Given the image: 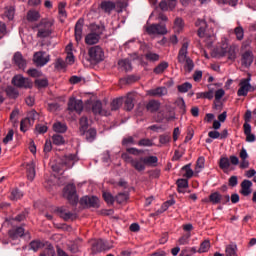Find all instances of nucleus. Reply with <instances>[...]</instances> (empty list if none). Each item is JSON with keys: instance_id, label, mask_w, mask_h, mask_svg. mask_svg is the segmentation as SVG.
<instances>
[{"instance_id": "1", "label": "nucleus", "mask_w": 256, "mask_h": 256, "mask_svg": "<svg viewBox=\"0 0 256 256\" xmlns=\"http://www.w3.org/2000/svg\"><path fill=\"white\" fill-rule=\"evenodd\" d=\"M33 29L37 31L36 37L38 39H47L53 33V20L44 18Z\"/></svg>"}, {"instance_id": "2", "label": "nucleus", "mask_w": 256, "mask_h": 256, "mask_svg": "<svg viewBox=\"0 0 256 256\" xmlns=\"http://www.w3.org/2000/svg\"><path fill=\"white\" fill-rule=\"evenodd\" d=\"M189 49V42L187 40H184V43L182 44V47L180 48L178 52V63H185L184 69L187 71V73H191L193 69H195V63L191 58L187 56Z\"/></svg>"}, {"instance_id": "3", "label": "nucleus", "mask_w": 256, "mask_h": 256, "mask_svg": "<svg viewBox=\"0 0 256 256\" xmlns=\"http://www.w3.org/2000/svg\"><path fill=\"white\" fill-rule=\"evenodd\" d=\"M63 197L69 201L70 205H77L79 203V196L77 195L75 184H68L64 187Z\"/></svg>"}, {"instance_id": "4", "label": "nucleus", "mask_w": 256, "mask_h": 256, "mask_svg": "<svg viewBox=\"0 0 256 256\" xmlns=\"http://www.w3.org/2000/svg\"><path fill=\"white\" fill-rule=\"evenodd\" d=\"M204 203H211L212 205H227L231 201L229 195H221L219 192H212L208 198L203 200Z\"/></svg>"}, {"instance_id": "5", "label": "nucleus", "mask_w": 256, "mask_h": 256, "mask_svg": "<svg viewBox=\"0 0 256 256\" xmlns=\"http://www.w3.org/2000/svg\"><path fill=\"white\" fill-rule=\"evenodd\" d=\"M196 27H199L198 29V37L201 39H208L213 41L215 37V33H213V30L207 32V22L204 19H198L195 23Z\"/></svg>"}, {"instance_id": "6", "label": "nucleus", "mask_w": 256, "mask_h": 256, "mask_svg": "<svg viewBox=\"0 0 256 256\" xmlns=\"http://www.w3.org/2000/svg\"><path fill=\"white\" fill-rule=\"evenodd\" d=\"M103 31H105V26H96L95 32H92L85 37L86 45H95L99 43Z\"/></svg>"}, {"instance_id": "7", "label": "nucleus", "mask_w": 256, "mask_h": 256, "mask_svg": "<svg viewBox=\"0 0 256 256\" xmlns=\"http://www.w3.org/2000/svg\"><path fill=\"white\" fill-rule=\"evenodd\" d=\"M239 87L238 97H247L249 91H255V88L251 85V77L240 80Z\"/></svg>"}, {"instance_id": "8", "label": "nucleus", "mask_w": 256, "mask_h": 256, "mask_svg": "<svg viewBox=\"0 0 256 256\" xmlns=\"http://www.w3.org/2000/svg\"><path fill=\"white\" fill-rule=\"evenodd\" d=\"M12 83L15 87H19L20 89H31L33 87V82L29 78L23 77V75L18 74L12 78Z\"/></svg>"}, {"instance_id": "9", "label": "nucleus", "mask_w": 256, "mask_h": 256, "mask_svg": "<svg viewBox=\"0 0 256 256\" xmlns=\"http://www.w3.org/2000/svg\"><path fill=\"white\" fill-rule=\"evenodd\" d=\"M88 55L92 61L95 63H99L100 61H103V58L105 57V53L103 52V49L99 46H93L89 49Z\"/></svg>"}, {"instance_id": "10", "label": "nucleus", "mask_w": 256, "mask_h": 256, "mask_svg": "<svg viewBox=\"0 0 256 256\" xmlns=\"http://www.w3.org/2000/svg\"><path fill=\"white\" fill-rule=\"evenodd\" d=\"M148 35H167V26L164 24H152L146 28Z\"/></svg>"}, {"instance_id": "11", "label": "nucleus", "mask_w": 256, "mask_h": 256, "mask_svg": "<svg viewBox=\"0 0 256 256\" xmlns=\"http://www.w3.org/2000/svg\"><path fill=\"white\" fill-rule=\"evenodd\" d=\"M50 56H45V52L39 51L34 54L33 61L38 67H44L50 61Z\"/></svg>"}, {"instance_id": "12", "label": "nucleus", "mask_w": 256, "mask_h": 256, "mask_svg": "<svg viewBox=\"0 0 256 256\" xmlns=\"http://www.w3.org/2000/svg\"><path fill=\"white\" fill-rule=\"evenodd\" d=\"M80 205H85V207L99 208V198L95 196H84L80 199Z\"/></svg>"}, {"instance_id": "13", "label": "nucleus", "mask_w": 256, "mask_h": 256, "mask_svg": "<svg viewBox=\"0 0 256 256\" xmlns=\"http://www.w3.org/2000/svg\"><path fill=\"white\" fill-rule=\"evenodd\" d=\"M68 110L76 111V113H81V111H83V101L77 100L75 98H70L68 101Z\"/></svg>"}, {"instance_id": "14", "label": "nucleus", "mask_w": 256, "mask_h": 256, "mask_svg": "<svg viewBox=\"0 0 256 256\" xmlns=\"http://www.w3.org/2000/svg\"><path fill=\"white\" fill-rule=\"evenodd\" d=\"M12 61L18 69H25L27 67V60H25L21 52L14 53Z\"/></svg>"}, {"instance_id": "15", "label": "nucleus", "mask_w": 256, "mask_h": 256, "mask_svg": "<svg viewBox=\"0 0 256 256\" xmlns=\"http://www.w3.org/2000/svg\"><path fill=\"white\" fill-rule=\"evenodd\" d=\"M253 59L255 56L253 55V51L247 50L242 54L241 63L243 67H251L253 64Z\"/></svg>"}, {"instance_id": "16", "label": "nucleus", "mask_w": 256, "mask_h": 256, "mask_svg": "<svg viewBox=\"0 0 256 256\" xmlns=\"http://www.w3.org/2000/svg\"><path fill=\"white\" fill-rule=\"evenodd\" d=\"M109 249H111L109 246H107V244L105 243V241L103 240H95L92 243V252L93 253H101V251H109Z\"/></svg>"}, {"instance_id": "17", "label": "nucleus", "mask_w": 256, "mask_h": 256, "mask_svg": "<svg viewBox=\"0 0 256 256\" xmlns=\"http://www.w3.org/2000/svg\"><path fill=\"white\" fill-rule=\"evenodd\" d=\"M219 56L220 57H228V59L230 61H235V59H237V52H235L234 47L230 46L229 48H227V50L222 48L219 52Z\"/></svg>"}, {"instance_id": "18", "label": "nucleus", "mask_w": 256, "mask_h": 256, "mask_svg": "<svg viewBox=\"0 0 256 256\" xmlns=\"http://www.w3.org/2000/svg\"><path fill=\"white\" fill-rule=\"evenodd\" d=\"M85 23V20L80 18L76 24H75V39L77 43L83 39V25Z\"/></svg>"}, {"instance_id": "19", "label": "nucleus", "mask_w": 256, "mask_h": 256, "mask_svg": "<svg viewBox=\"0 0 256 256\" xmlns=\"http://www.w3.org/2000/svg\"><path fill=\"white\" fill-rule=\"evenodd\" d=\"M130 165L131 167H133V169L138 171V173H141V171H144L146 168L145 158L144 157L136 158L134 159V161H132Z\"/></svg>"}, {"instance_id": "20", "label": "nucleus", "mask_w": 256, "mask_h": 256, "mask_svg": "<svg viewBox=\"0 0 256 256\" xmlns=\"http://www.w3.org/2000/svg\"><path fill=\"white\" fill-rule=\"evenodd\" d=\"M135 93H128L126 96V100L124 102V109L125 111H133L135 107Z\"/></svg>"}, {"instance_id": "21", "label": "nucleus", "mask_w": 256, "mask_h": 256, "mask_svg": "<svg viewBox=\"0 0 256 256\" xmlns=\"http://www.w3.org/2000/svg\"><path fill=\"white\" fill-rule=\"evenodd\" d=\"M81 243H83V240L80 238H77L74 241H69L67 244V248L70 253H79V249H81Z\"/></svg>"}, {"instance_id": "22", "label": "nucleus", "mask_w": 256, "mask_h": 256, "mask_svg": "<svg viewBox=\"0 0 256 256\" xmlns=\"http://www.w3.org/2000/svg\"><path fill=\"white\" fill-rule=\"evenodd\" d=\"M251 187H253V182H251L250 180H244L241 183V195H243L244 197H249V194L252 193Z\"/></svg>"}, {"instance_id": "23", "label": "nucleus", "mask_w": 256, "mask_h": 256, "mask_svg": "<svg viewBox=\"0 0 256 256\" xmlns=\"http://www.w3.org/2000/svg\"><path fill=\"white\" fill-rule=\"evenodd\" d=\"M116 4L113 1H102L100 4V9L103 10L104 13L111 15L112 11H115Z\"/></svg>"}, {"instance_id": "24", "label": "nucleus", "mask_w": 256, "mask_h": 256, "mask_svg": "<svg viewBox=\"0 0 256 256\" xmlns=\"http://www.w3.org/2000/svg\"><path fill=\"white\" fill-rule=\"evenodd\" d=\"M167 93V87H158L148 91V95H150L151 97H165Z\"/></svg>"}, {"instance_id": "25", "label": "nucleus", "mask_w": 256, "mask_h": 256, "mask_svg": "<svg viewBox=\"0 0 256 256\" xmlns=\"http://www.w3.org/2000/svg\"><path fill=\"white\" fill-rule=\"evenodd\" d=\"M63 165H66L68 169H71L75 163H77V155L68 154L62 159Z\"/></svg>"}, {"instance_id": "26", "label": "nucleus", "mask_w": 256, "mask_h": 256, "mask_svg": "<svg viewBox=\"0 0 256 256\" xmlns=\"http://www.w3.org/2000/svg\"><path fill=\"white\" fill-rule=\"evenodd\" d=\"M8 235L10 239H19V237H23L25 235V229L23 227H18L9 230Z\"/></svg>"}, {"instance_id": "27", "label": "nucleus", "mask_w": 256, "mask_h": 256, "mask_svg": "<svg viewBox=\"0 0 256 256\" xmlns=\"http://www.w3.org/2000/svg\"><path fill=\"white\" fill-rule=\"evenodd\" d=\"M92 111L95 115H109V112L103 110V104L101 103V101H96L92 105Z\"/></svg>"}, {"instance_id": "28", "label": "nucleus", "mask_w": 256, "mask_h": 256, "mask_svg": "<svg viewBox=\"0 0 256 256\" xmlns=\"http://www.w3.org/2000/svg\"><path fill=\"white\" fill-rule=\"evenodd\" d=\"M86 141L88 143H93L97 139V130L95 128H90L84 133Z\"/></svg>"}, {"instance_id": "29", "label": "nucleus", "mask_w": 256, "mask_h": 256, "mask_svg": "<svg viewBox=\"0 0 256 256\" xmlns=\"http://www.w3.org/2000/svg\"><path fill=\"white\" fill-rule=\"evenodd\" d=\"M26 173L29 181H33V179H35V162L30 161L26 165Z\"/></svg>"}, {"instance_id": "30", "label": "nucleus", "mask_w": 256, "mask_h": 256, "mask_svg": "<svg viewBox=\"0 0 256 256\" xmlns=\"http://www.w3.org/2000/svg\"><path fill=\"white\" fill-rule=\"evenodd\" d=\"M80 128H79V132L80 135H85V132L87 131V129H89V120L87 119V117L83 116L80 118Z\"/></svg>"}, {"instance_id": "31", "label": "nucleus", "mask_w": 256, "mask_h": 256, "mask_svg": "<svg viewBox=\"0 0 256 256\" xmlns=\"http://www.w3.org/2000/svg\"><path fill=\"white\" fill-rule=\"evenodd\" d=\"M161 107V103L155 100H151L146 105L147 111H150V113H156V111H159V108Z\"/></svg>"}, {"instance_id": "32", "label": "nucleus", "mask_w": 256, "mask_h": 256, "mask_svg": "<svg viewBox=\"0 0 256 256\" xmlns=\"http://www.w3.org/2000/svg\"><path fill=\"white\" fill-rule=\"evenodd\" d=\"M176 185L178 187V193H185L184 189L189 187V181L187 179H178Z\"/></svg>"}, {"instance_id": "33", "label": "nucleus", "mask_w": 256, "mask_h": 256, "mask_svg": "<svg viewBox=\"0 0 256 256\" xmlns=\"http://www.w3.org/2000/svg\"><path fill=\"white\" fill-rule=\"evenodd\" d=\"M53 131L55 133H66L67 132V124L56 122L53 124Z\"/></svg>"}, {"instance_id": "34", "label": "nucleus", "mask_w": 256, "mask_h": 256, "mask_svg": "<svg viewBox=\"0 0 256 256\" xmlns=\"http://www.w3.org/2000/svg\"><path fill=\"white\" fill-rule=\"evenodd\" d=\"M29 127H33V122H31L30 118H25L20 123V131L25 133L29 130Z\"/></svg>"}, {"instance_id": "35", "label": "nucleus", "mask_w": 256, "mask_h": 256, "mask_svg": "<svg viewBox=\"0 0 256 256\" xmlns=\"http://www.w3.org/2000/svg\"><path fill=\"white\" fill-rule=\"evenodd\" d=\"M118 66L123 71H131V61L129 59H122L118 62Z\"/></svg>"}, {"instance_id": "36", "label": "nucleus", "mask_w": 256, "mask_h": 256, "mask_svg": "<svg viewBox=\"0 0 256 256\" xmlns=\"http://www.w3.org/2000/svg\"><path fill=\"white\" fill-rule=\"evenodd\" d=\"M27 19L31 22L39 21V19H41V14H39V11L37 10H30L27 13Z\"/></svg>"}, {"instance_id": "37", "label": "nucleus", "mask_w": 256, "mask_h": 256, "mask_svg": "<svg viewBox=\"0 0 256 256\" xmlns=\"http://www.w3.org/2000/svg\"><path fill=\"white\" fill-rule=\"evenodd\" d=\"M169 67V63L167 62H161L160 64H158L154 70L153 73H155V75H161V73L165 72V69H167Z\"/></svg>"}, {"instance_id": "38", "label": "nucleus", "mask_w": 256, "mask_h": 256, "mask_svg": "<svg viewBox=\"0 0 256 256\" xmlns=\"http://www.w3.org/2000/svg\"><path fill=\"white\" fill-rule=\"evenodd\" d=\"M215 97V94L213 93V90H209L208 92H198L196 94V99H213Z\"/></svg>"}, {"instance_id": "39", "label": "nucleus", "mask_w": 256, "mask_h": 256, "mask_svg": "<svg viewBox=\"0 0 256 256\" xmlns=\"http://www.w3.org/2000/svg\"><path fill=\"white\" fill-rule=\"evenodd\" d=\"M219 167L223 171H226L227 169H229V167H231V162H230L229 158H227V157L220 158Z\"/></svg>"}, {"instance_id": "40", "label": "nucleus", "mask_w": 256, "mask_h": 256, "mask_svg": "<svg viewBox=\"0 0 256 256\" xmlns=\"http://www.w3.org/2000/svg\"><path fill=\"white\" fill-rule=\"evenodd\" d=\"M52 142H53V145H57V146L65 145V138L60 134H54L52 136Z\"/></svg>"}, {"instance_id": "41", "label": "nucleus", "mask_w": 256, "mask_h": 256, "mask_svg": "<svg viewBox=\"0 0 256 256\" xmlns=\"http://www.w3.org/2000/svg\"><path fill=\"white\" fill-rule=\"evenodd\" d=\"M43 247H45V243L40 240L30 242V248L32 251H39V249H43Z\"/></svg>"}, {"instance_id": "42", "label": "nucleus", "mask_w": 256, "mask_h": 256, "mask_svg": "<svg viewBox=\"0 0 256 256\" xmlns=\"http://www.w3.org/2000/svg\"><path fill=\"white\" fill-rule=\"evenodd\" d=\"M182 171L184 172L183 177H186V179H191L194 175L193 169H191V164L183 166Z\"/></svg>"}, {"instance_id": "43", "label": "nucleus", "mask_w": 256, "mask_h": 256, "mask_svg": "<svg viewBox=\"0 0 256 256\" xmlns=\"http://www.w3.org/2000/svg\"><path fill=\"white\" fill-rule=\"evenodd\" d=\"M234 34L236 35L237 41H243L245 37V30L239 25L234 29Z\"/></svg>"}, {"instance_id": "44", "label": "nucleus", "mask_w": 256, "mask_h": 256, "mask_svg": "<svg viewBox=\"0 0 256 256\" xmlns=\"http://www.w3.org/2000/svg\"><path fill=\"white\" fill-rule=\"evenodd\" d=\"M179 93H187L190 89H193V85L189 82H185L177 86Z\"/></svg>"}, {"instance_id": "45", "label": "nucleus", "mask_w": 256, "mask_h": 256, "mask_svg": "<svg viewBox=\"0 0 256 256\" xmlns=\"http://www.w3.org/2000/svg\"><path fill=\"white\" fill-rule=\"evenodd\" d=\"M211 249V242L209 240H204L200 244V248L198 249V253H207Z\"/></svg>"}, {"instance_id": "46", "label": "nucleus", "mask_w": 256, "mask_h": 256, "mask_svg": "<svg viewBox=\"0 0 256 256\" xmlns=\"http://www.w3.org/2000/svg\"><path fill=\"white\" fill-rule=\"evenodd\" d=\"M123 147H129V145H137V141H135V136H128L122 139Z\"/></svg>"}, {"instance_id": "47", "label": "nucleus", "mask_w": 256, "mask_h": 256, "mask_svg": "<svg viewBox=\"0 0 256 256\" xmlns=\"http://www.w3.org/2000/svg\"><path fill=\"white\" fill-rule=\"evenodd\" d=\"M4 17H7L8 21H13L15 17V8L13 6L6 7V10L4 12Z\"/></svg>"}, {"instance_id": "48", "label": "nucleus", "mask_w": 256, "mask_h": 256, "mask_svg": "<svg viewBox=\"0 0 256 256\" xmlns=\"http://www.w3.org/2000/svg\"><path fill=\"white\" fill-rule=\"evenodd\" d=\"M40 256H55V248H53V245L47 244L44 252L41 253Z\"/></svg>"}, {"instance_id": "49", "label": "nucleus", "mask_w": 256, "mask_h": 256, "mask_svg": "<svg viewBox=\"0 0 256 256\" xmlns=\"http://www.w3.org/2000/svg\"><path fill=\"white\" fill-rule=\"evenodd\" d=\"M23 198V192H21L19 189H14L11 192L10 199L11 201H19V199Z\"/></svg>"}, {"instance_id": "50", "label": "nucleus", "mask_w": 256, "mask_h": 256, "mask_svg": "<svg viewBox=\"0 0 256 256\" xmlns=\"http://www.w3.org/2000/svg\"><path fill=\"white\" fill-rule=\"evenodd\" d=\"M226 256H237V245H228L225 249Z\"/></svg>"}, {"instance_id": "51", "label": "nucleus", "mask_w": 256, "mask_h": 256, "mask_svg": "<svg viewBox=\"0 0 256 256\" xmlns=\"http://www.w3.org/2000/svg\"><path fill=\"white\" fill-rule=\"evenodd\" d=\"M123 105V98H116L111 103V111H117Z\"/></svg>"}, {"instance_id": "52", "label": "nucleus", "mask_w": 256, "mask_h": 256, "mask_svg": "<svg viewBox=\"0 0 256 256\" xmlns=\"http://www.w3.org/2000/svg\"><path fill=\"white\" fill-rule=\"evenodd\" d=\"M65 7H67V3L65 2H60L58 5V13L60 17H63L64 19L67 17V11L65 10Z\"/></svg>"}, {"instance_id": "53", "label": "nucleus", "mask_w": 256, "mask_h": 256, "mask_svg": "<svg viewBox=\"0 0 256 256\" xmlns=\"http://www.w3.org/2000/svg\"><path fill=\"white\" fill-rule=\"evenodd\" d=\"M205 167V157H199L196 161V173H201V169Z\"/></svg>"}, {"instance_id": "54", "label": "nucleus", "mask_w": 256, "mask_h": 256, "mask_svg": "<svg viewBox=\"0 0 256 256\" xmlns=\"http://www.w3.org/2000/svg\"><path fill=\"white\" fill-rule=\"evenodd\" d=\"M145 59L147 61H151L152 63H155V61H159V54L154 52H147L145 54Z\"/></svg>"}, {"instance_id": "55", "label": "nucleus", "mask_w": 256, "mask_h": 256, "mask_svg": "<svg viewBox=\"0 0 256 256\" xmlns=\"http://www.w3.org/2000/svg\"><path fill=\"white\" fill-rule=\"evenodd\" d=\"M183 19L181 18H176L174 21V29L175 31H177V33H181V31H183Z\"/></svg>"}, {"instance_id": "56", "label": "nucleus", "mask_w": 256, "mask_h": 256, "mask_svg": "<svg viewBox=\"0 0 256 256\" xmlns=\"http://www.w3.org/2000/svg\"><path fill=\"white\" fill-rule=\"evenodd\" d=\"M35 85L36 87H38V89H43L49 85V80H47L46 78L36 79Z\"/></svg>"}, {"instance_id": "57", "label": "nucleus", "mask_w": 256, "mask_h": 256, "mask_svg": "<svg viewBox=\"0 0 256 256\" xmlns=\"http://www.w3.org/2000/svg\"><path fill=\"white\" fill-rule=\"evenodd\" d=\"M137 145H139V147H153V140L149 138H143L137 143Z\"/></svg>"}, {"instance_id": "58", "label": "nucleus", "mask_w": 256, "mask_h": 256, "mask_svg": "<svg viewBox=\"0 0 256 256\" xmlns=\"http://www.w3.org/2000/svg\"><path fill=\"white\" fill-rule=\"evenodd\" d=\"M103 199H104V201H106V203H108L110 205H113V203H115V198L109 192L103 193Z\"/></svg>"}, {"instance_id": "59", "label": "nucleus", "mask_w": 256, "mask_h": 256, "mask_svg": "<svg viewBox=\"0 0 256 256\" xmlns=\"http://www.w3.org/2000/svg\"><path fill=\"white\" fill-rule=\"evenodd\" d=\"M171 141V135L169 134H162L159 136V143H161V145H167V143H169Z\"/></svg>"}, {"instance_id": "60", "label": "nucleus", "mask_w": 256, "mask_h": 256, "mask_svg": "<svg viewBox=\"0 0 256 256\" xmlns=\"http://www.w3.org/2000/svg\"><path fill=\"white\" fill-rule=\"evenodd\" d=\"M157 161H159L157 156L144 157L145 165H153V164L157 163Z\"/></svg>"}, {"instance_id": "61", "label": "nucleus", "mask_w": 256, "mask_h": 256, "mask_svg": "<svg viewBox=\"0 0 256 256\" xmlns=\"http://www.w3.org/2000/svg\"><path fill=\"white\" fill-rule=\"evenodd\" d=\"M127 199H129V196L126 193H119L116 196V201L117 203L121 204V203H125V201H127Z\"/></svg>"}, {"instance_id": "62", "label": "nucleus", "mask_w": 256, "mask_h": 256, "mask_svg": "<svg viewBox=\"0 0 256 256\" xmlns=\"http://www.w3.org/2000/svg\"><path fill=\"white\" fill-rule=\"evenodd\" d=\"M13 135H15V132L13 131V129H10L5 138L3 139V143L7 145L9 141H13Z\"/></svg>"}, {"instance_id": "63", "label": "nucleus", "mask_w": 256, "mask_h": 256, "mask_svg": "<svg viewBox=\"0 0 256 256\" xmlns=\"http://www.w3.org/2000/svg\"><path fill=\"white\" fill-rule=\"evenodd\" d=\"M121 158L123 159V161H125V163H133L134 159L133 157H131V155H129L128 153H122Z\"/></svg>"}, {"instance_id": "64", "label": "nucleus", "mask_w": 256, "mask_h": 256, "mask_svg": "<svg viewBox=\"0 0 256 256\" xmlns=\"http://www.w3.org/2000/svg\"><path fill=\"white\" fill-rule=\"evenodd\" d=\"M27 74L30 77H41V71L37 70V69H29L27 71Z\"/></svg>"}]
</instances>
